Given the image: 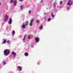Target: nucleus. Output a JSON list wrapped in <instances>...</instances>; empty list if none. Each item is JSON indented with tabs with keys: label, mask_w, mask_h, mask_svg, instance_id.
<instances>
[{
	"label": "nucleus",
	"mask_w": 73,
	"mask_h": 73,
	"mask_svg": "<svg viewBox=\"0 0 73 73\" xmlns=\"http://www.w3.org/2000/svg\"><path fill=\"white\" fill-rule=\"evenodd\" d=\"M14 5H15L16 4H17V1L16 0H15L14 1Z\"/></svg>",
	"instance_id": "9d476101"
},
{
	"label": "nucleus",
	"mask_w": 73,
	"mask_h": 73,
	"mask_svg": "<svg viewBox=\"0 0 73 73\" xmlns=\"http://www.w3.org/2000/svg\"><path fill=\"white\" fill-rule=\"evenodd\" d=\"M8 19V16L7 15H5V17L4 19V21H6Z\"/></svg>",
	"instance_id": "7ed1b4c3"
},
{
	"label": "nucleus",
	"mask_w": 73,
	"mask_h": 73,
	"mask_svg": "<svg viewBox=\"0 0 73 73\" xmlns=\"http://www.w3.org/2000/svg\"><path fill=\"white\" fill-rule=\"evenodd\" d=\"M51 20V19H50V18L48 19V21H50Z\"/></svg>",
	"instance_id": "4be33fe9"
},
{
	"label": "nucleus",
	"mask_w": 73,
	"mask_h": 73,
	"mask_svg": "<svg viewBox=\"0 0 73 73\" xmlns=\"http://www.w3.org/2000/svg\"><path fill=\"white\" fill-rule=\"evenodd\" d=\"M62 3V2L61 1L60 3V4H61Z\"/></svg>",
	"instance_id": "a878e982"
},
{
	"label": "nucleus",
	"mask_w": 73,
	"mask_h": 73,
	"mask_svg": "<svg viewBox=\"0 0 73 73\" xmlns=\"http://www.w3.org/2000/svg\"><path fill=\"white\" fill-rule=\"evenodd\" d=\"M3 65H5V62H3Z\"/></svg>",
	"instance_id": "cd10ccee"
},
{
	"label": "nucleus",
	"mask_w": 73,
	"mask_h": 73,
	"mask_svg": "<svg viewBox=\"0 0 73 73\" xmlns=\"http://www.w3.org/2000/svg\"><path fill=\"white\" fill-rule=\"evenodd\" d=\"M27 36V35H24V37H25Z\"/></svg>",
	"instance_id": "bb28decb"
},
{
	"label": "nucleus",
	"mask_w": 73,
	"mask_h": 73,
	"mask_svg": "<svg viewBox=\"0 0 73 73\" xmlns=\"http://www.w3.org/2000/svg\"><path fill=\"white\" fill-rule=\"evenodd\" d=\"M9 20V24L11 25V23H12V19H11V18H10Z\"/></svg>",
	"instance_id": "6e6552de"
},
{
	"label": "nucleus",
	"mask_w": 73,
	"mask_h": 73,
	"mask_svg": "<svg viewBox=\"0 0 73 73\" xmlns=\"http://www.w3.org/2000/svg\"><path fill=\"white\" fill-rule=\"evenodd\" d=\"M7 43H9V40H8L7 41Z\"/></svg>",
	"instance_id": "393cba45"
},
{
	"label": "nucleus",
	"mask_w": 73,
	"mask_h": 73,
	"mask_svg": "<svg viewBox=\"0 0 73 73\" xmlns=\"http://www.w3.org/2000/svg\"><path fill=\"white\" fill-rule=\"evenodd\" d=\"M34 21V19H33L31 20L29 24L30 26H31L32 25V24H33V21Z\"/></svg>",
	"instance_id": "20e7f679"
},
{
	"label": "nucleus",
	"mask_w": 73,
	"mask_h": 73,
	"mask_svg": "<svg viewBox=\"0 0 73 73\" xmlns=\"http://www.w3.org/2000/svg\"><path fill=\"white\" fill-rule=\"evenodd\" d=\"M51 16H52V17H54V15H53V13H52V14H51Z\"/></svg>",
	"instance_id": "aec40b11"
},
{
	"label": "nucleus",
	"mask_w": 73,
	"mask_h": 73,
	"mask_svg": "<svg viewBox=\"0 0 73 73\" xmlns=\"http://www.w3.org/2000/svg\"><path fill=\"white\" fill-rule=\"evenodd\" d=\"M39 29L40 30L42 29V26H40V27H39Z\"/></svg>",
	"instance_id": "6ab92c4d"
},
{
	"label": "nucleus",
	"mask_w": 73,
	"mask_h": 73,
	"mask_svg": "<svg viewBox=\"0 0 73 73\" xmlns=\"http://www.w3.org/2000/svg\"><path fill=\"white\" fill-rule=\"evenodd\" d=\"M33 37V35H30L28 36V38H29V39H31V38H32Z\"/></svg>",
	"instance_id": "423d86ee"
},
{
	"label": "nucleus",
	"mask_w": 73,
	"mask_h": 73,
	"mask_svg": "<svg viewBox=\"0 0 73 73\" xmlns=\"http://www.w3.org/2000/svg\"><path fill=\"white\" fill-rule=\"evenodd\" d=\"M17 68L19 69L20 71H21L22 70V67L20 66H18L17 67Z\"/></svg>",
	"instance_id": "0eeeda50"
},
{
	"label": "nucleus",
	"mask_w": 73,
	"mask_h": 73,
	"mask_svg": "<svg viewBox=\"0 0 73 73\" xmlns=\"http://www.w3.org/2000/svg\"><path fill=\"white\" fill-rule=\"evenodd\" d=\"M22 27L23 29H25V25H22Z\"/></svg>",
	"instance_id": "4468645a"
},
{
	"label": "nucleus",
	"mask_w": 73,
	"mask_h": 73,
	"mask_svg": "<svg viewBox=\"0 0 73 73\" xmlns=\"http://www.w3.org/2000/svg\"><path fill=\"white\" fill-rule=\"evenodd\" d=\"M24 7V5H21L20 6V8H21V9H23V7Z\"/></svg>",
	"instance_id": "a211bd4d"
},
{
	"label": "nucleus",
	"mask_w": 73,
	"mask_h": 73,
	"mask_svg": "<svg viewBox=\"0 0 73 73\" xmlns=\"http://www.w3.org/2000/svg\"><path fill=\"white\" fill-rule=\"evenodd\" d=\"M25 40V37H24L23 40Z\"/></svg>",
	"instance_id": "412c9836"
},
{
	"label": "nucleus",
	"mask_w": 73,
	"mask_h": 73,
	"mask_svg": "<svg viewBox=\"0 0 73 73\" xmlns=\"http://www.w3.org/2000/svg\"><path fill=\"white\" fill-rule=\"evenodd\" d=\"M15 34V31H12V35L14 36V35Z\"/></svg>",
	"instance_id": "9b49d317"
},
{
	"label": "nucleus",
	"mask_w": 73,
	"mask_h": 73,
	"mask_svg": "<svg viewBox=\"0 0 73 73\" xmlns=\"http://www.w3.org/2000/svg\"><path fill=\"white\" fill-rule=\"evenodd\" d=\"M44 14H45V15H46V13H45Z\"/></svg>",
	"instance_id": "7c9ffc66"
},
{
	"label": "nucleus",
	"mask_w": 73,
	"mask_h": 73,
	"mask_svg": "<svg viewBox=\"0 0 73 73\" xmlns=\"http://www.w3.org/2000/svg\"><path fill=\"white\" fill-rule=\"evenodd\" d=\"M73 3L72 2V1L70 0H69L67 3V5H72Z\"/></svg>",
	"instance_id": "f03ea898"
},
{
	"label": "nucleus",
	"mask_w": 73,
	"mask_h": 73,
	"mask_svg": "<svg viewBox=\"0 0 73 73\" xmlns=\"http://www.w3.org/2000/svg\"><path fill=\"white\" fill-rule=\"evenodd\" d=\"M12 3H14V1L13 0H11L10 4H11Z\"/></svg>",
	"instance_id": "2eb2a0df"
},
{
	"label": "nucleus",
	"mask_w": 73,
	"mask_h": 73,
	"mask_svg": "<svg viewBox=\"0 0 73 73\" xmlns=\"http://www.w3.org/2000/svg\"><path fill=\"white\" fill-rule=\"evenodd\" d=\"M12 54L13 55H14V56H16V54L14 52H12Z\"/></svg>",
	"instance_id": "f8f14e48"
},
{
	"label": "nucleus",
	"mask_w": 73,
	"mask_h": 73,
	"mask_svg": "<svg viewBox=\"0 0 73 73\" xmlns=\"http://www.w3.org/2000/svg\"><path fill=\"white\" fill-rule=\"evenodd\" d=\"M9 50H8V49L5 50L4 51V54L5 56H8L9 54Z\"/></svg>",
	"instance_id": "f257e3e1"
},
{
	"label": "nucleus",
	"mask_w": 73,
	"mask_h": 73,
	"mask_svg": "<svg viewBox=\"0 0 73 73\" xmlns=\"http://www.w3.org/2000/svg\"><path fill=\"white\" fill-rule=\"evenodd\" d=\"M25 56L26 57H27L28 56V52H25L24 54Z\"/></svg>",
	"instance_id": "1a4fd4ad"
},
{
	"label": "nucleus",
	"mask_w": 73,
	"mask_h": 73,
	"mask_svg": "<svg viewBox=\"0 0 73 73\" xmlns=\"http://www.w3.org/2000/svg\"><path fill=\"white\" fill-rule=\"evenodd\" d=\"M1 3H0V5H1Z\"/></svg>",
	"instance_id": "c756f323"
},
{
	"label": "nucleus",
	"mask_w": 73,
	"mask_h": 73,
	"mask_svg": "<svg viewBox=\"0 0 73 73\" xmlns=\"http://www.w3.org/2000/svg\"><path fill=\"white\" fill-rule=\"evenodd\" d=\"M23 0H19V1H23Z\"/></svg>",
	"instance_id": "c85d7f7f"
},
{
	"label": "nucleus",
	"mask_w": 73,
	"mask_h": 73,
	"mask_svg": "<svg viewBox=\"0 0 73 73\" xmlns=\"http://www.w3.org/2000/svg\"><path fill=\"white\" fill-rule=\"evenodd\" d=\"M35 41H36V42L37 43V42H38L39 41V38H38V37H36L35 38Z\"/></svg>",
	"instance_id": "39448f33"
},
{
	"label": "nucleus",
	"mask_w": 73,
	"mask_h": 73,
	"mask_svg": "<svg viewBox=\"0 0 73 73\" xmlns=\"http://www.w3.org/2000/svg\"><path fill=\"white\" fill-rule=\"evenodd\" d=\"M7 42V41H6V40L5 39L3 42V44H5V42Z\"/></svg>",
	"instance_id": "f3484780"
},
{
	"label": "nucleus",
	"mask_w": 73,
	"mask_h": 73,
	"mask_svg": "<svg viewBox=\"0 0 73 73\" xmlns=\"http://www.w3.org/2000/svg\"><path fill=\"white\" fill-rule=\"evenodd\" d=\"M31 10H29V13H31Z\"/></svg>",
	"instance_id": "b1692460"
},
{
	"label": "nucleus",
	"mask_w": 73,
	"mask_h": 73,
	"mask_svg": "<svg viewBox=\"0 0 73 73\" xmlns=\"http://www.w3.org/2000/svg\"><path fill=\"white\" fill-rule=\"evenodd\" d=\"M36 23L38 24H40V21L38 19L36 20Z\"/></svg>",
	"instance_id": "ddd939ff"
},
{
	"label": "nucleus",
	"mask_w": 73,
	"mask_h": 73,
	"mask_svg": "<svg viewBox=\"0 0 73 73\" xmlns=\"http://www.w3.org/2000/svg\"><path fill=\"white\" fill-rule=\"evenodd\" d=\"M28 22L27 21L25 23V25H26V26H27L28 25Z\"/></svg>",
	"instance_id": "dca6fc26"
},
{
	"label": "nucleus",
	"mask_w": 73,
	"mask_h": 73,
	"mask_svg": "<svg viewBox=\"0 0 73 73\" xmlns=\"http://www.w3.org/2000/svg\"><path fill=\"white\" fill-rule=\"evenodd\" d=\"M41 3L43 2V0H41L40 2Z\"/></svg>",
	"instance_id": "5701e85b"
}]
</instances>
